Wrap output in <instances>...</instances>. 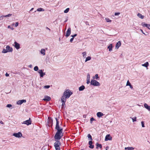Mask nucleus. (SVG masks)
<instances>
[{
  "label": "nucleus",
  "instance_id": "f257e3e1",
  "mask_svg": "<svg viewBox=\"0 0 150 150\" xmlns=\"http://www.w3.org/2000/svg\"><path fill=\"white\" fill-rule=\"evenodd\" d=\"M73 94V93L69 89H66L64 92L63 95L66 98H69Z\"/></svg>",
  "mask_w": 150,
  "mask_h": 150
},
{
  "label": "nucleus",
  "instance_id": "f03ea898",
  "mask_svg": "<svg viewBox=\"0 0 150 150\" xmlns=\"http://www.w3.org/2000/svg\"><path fill=\"white\" fill-rule=\"evenodd\" d=\"M13 51L12 48L10 47L9 45H7L5 49H4L2 51L3 53H6L8 52H12Z\"/></svg>",
  "mask_w": 150,
  "mask_h": 150
},
{
  "label": "nucleus",
  "instance_id": "7ed1b4c3",
  "mask_svg": "<svg viewBox=\"0 0 150 150\" xmlns=\"http://www.w3.org/2000/svg\"><path fill=\"white\" fill-rule=\"evenodd\" d=\"M55 119L56 121V124L55 129L57 130V132L62 133L63 129L62 127H59V126L58 120L57 119V118H55Z\"/></svg>",
  "mask_w": 150,
  "mask_h": 150
},
{
  "label": "nucleus",
  "instance_id": "20e7f679",
  "mask_svg": "<svg viewBox=\"0 0 150 150\" xmlns=\"http://www.w3.org/2000/svg\"><path fill=\"white\" fill-rule=\"evenodd\" d=\"M62 136V132H57L54 136V138L55 139L59 140L61 139Z\"/></svg>",
  "mask_w": 150,
  "mask_h": 150
},
{
  "label": "nucleus",
  "instance_id": "39448f33",
  "mask_svg": "<svg viewBox=\"0 0 150 150\" xmlns=\"http://www.w3.org/2000/svg\"><path fill=\"white\" fill-rule=\"evenodd\" d=\"M91 85L96 86H99L100 85L98 82L94 79H92L91 81Z\"/></svg>",
  "mask_w": 150,
  "mask_h": 150
},
{
  "label": "nucleus",
  "instance_id": "423d86ee",
  "mask_svg": "<svg viewBox=\"0 0 150 150\" xmlns=\"http://www.w3.org/2000/svg\"><path fill=\"white\" fill-rule=\"evenodd\" d=\"M13 135L17 138H20L22 136V134L21 132H18L17 133H14Z\"/></svg>",
  "mask_w": 150,
  "mask_h": 150
},
{
  "label": "nucleus",
  "instance_id": "0eeeda50",
  "mask_svg": "<svg viewBox=\"0 0 150 150\" xmlns=\"http://www.w3.org/2000/svg\"><path fill=\"white\" fill-rule=\"evenodd\" d=\"M31 123V121L30 120V118L29 120L24 121L23 122H22V124H25L27 125H30Z\"/></svg>",
  "mask_w": 150,
  "mask_h": 150
},
{
  "label": "nucleus",
  "instance_id": "6e6552de",
  "mask_svg": "<svg viewBox=\"0 0 150 150\" xmlns=\"http://www.w3.org/2000/svg\"><path fill=\"white\" fill-rule=\"evenodd\" d=\"M38 72L40 74V77H43V76L45 75V73L43 72L42 69L39 70Z\"/></svg>",
  "mask_w": 150,
  "mask_h": 150
},
{
  "label": "nucleus",
  "instance_id": "1a4fd4ad",
  "mask_svg": "<svg viewBox=\"0 0 150 150\" xmlns=\"http://www.w3.org/2000/svg\"><path fill=\"white\" fill-rule=\"evenodd\" d=\"M13 45L17 49H19L20 48V44L17 43L15 41Z\"/></svg>",
  "mask_w": 150,
  "mask_h": 150
},
{
  "label": "nucleus",
  "instance_id": "9d476101",
  "mask_svg": "<svg viewBox=\"0 0 150 150\" xmlns=\"http://www.w3.org/2000/svg\"><path fill=\"white\" fill-rule=\"evenodd\" d=\"M71 33V28L69 27L68 29L67 32H66V37H68L70 35Z\"/></svg>",
  "mask_w": 150,
  "mask_h": 150
},
{
  "label": "nucleus",
  "instance_id": "9b49d317",
  "mask_svg": "<svg viewBox=\"0 0 150 150\" xmlns=\"http://www.w3.org/2000/svg\"><path fill=\"white\" fill-rule=\"evenodd\" d=\"M112 139V137L110 136V134H107L105 137V141H107L108 140H111Z\"/></svg>",
  "mask_w": 150,
  "mask_h": 150
},
{
  "label": "nucleus",
  "instance_id": "f8f14e48",
  "mask_svg": "<svg viewBox=\"0 0 150 150\" xmlns=\"http://www.w3.org/2000/svg\"><path fill=\"white\" fill-rule=\"evenodd\" d=\"M26 100H18L17 102V104L18 105H21L23 103H25Z\"/></svg>",
  "mask_w": 150,
  "mask_h": 150
},
{
  "label": "nucleus",
  "instance_id": "ddd939ff",
  "mask_svg": "<svg viewBox=\"0 0 150 150\" xmlns=\"http://www.w3.org/2000/svg\"><path fill=\"white\" fill-rule=\"evenodd\" d=\"M142 25L144 27H146L148 29H150V24L145 23H142Z\"/></svg>",
  "mask_w": 150,
  "mask_h": 150
},
{
  "label": "nucleus",
  "instance_id": "4468645a",
  "mask_svg": "<svg viewBox=\"0 0 150 150\" xmlns=\"http://www.w3.org/2000/svg\"><path fill=\"white\" fill-rule=\"evenodd\" d=\"M60 144L61 143L59 141H57L54 143V145L55 147H59Z\"/></svg>",
  "mask_w": 150,
  "mask_h": 150
},
{
  "label": "nucleus",
  "instance_id": "2eb2a0df",
  "mask_svg": "<svg viewBox=\"0 0 150 150\" xmlns=\"http://www.w3.org/2000/svg\"><path fill=\"white\" fill-rule=\"evenodd\" d=\"M121 42L120 41H119L115 45V48L116 49H118L119 48L121 45Z\"/></svg>",
  "mask_w": 150,
  "mask_h": 150
},
{
  "label": "nucleus",
  "instance_id": "dca6fc26",
  "mask_svg": "<svg viewBox=\"0 0 150 150\" xmlns=\"http://www.w3.org/2000/svg\"><path fill=\"white\" fill-rule=\"evenodd\" d=\"M68 98H66V97L63 95L61 98L62 102H66L67 100V99Z\"/></svg>",
  "mask_w": 150,
  "mask_h": 150
},
{
  "label": "nucleus",
  "instance_id": "f3484780",
  "mask_svg": "<svg viewBox=\"0 0 150 150\" xmlns=\"http://www.w3.org/2000/svg\"><path fill=\"white\" fill-rule=\"evenodd\" d=\"M144 106L145 108L149 111H150V106L148 105L146 103H144Z\"/></svg>",
  "mask_w": 150,
  "mask_h": 150
},
{
  "label": "nucleus",
  "instance_id": "a211bd4d",
  "mask_svg": "<svg viewBox=\"0 0 150 150\" xmlns=\"http://www.w3.org/2000/svg\"><path fill=\"white\" fill-rule=\"evenodd\" d=\"M40 52L43 56H44L45 55V50L44 49H42Z\"/></svg>",
  "mask_w": 150,
  "mask_h": 150
},
{
  "label": "nucleus",
  "instance_id": "6ab92c4d",
  "mask_svg": "<svg viewBox=\"0 0 150 150\" xmlns=\"http://www.w3.org/2000/svg\"><path fill=\"white\" fill-rule=\"evenodd\" d=\"M96 115H97V116L99 118L100 117L102 116H103L104 115L103 113H102V112H98L97 113Z\"/></svg>",
  "mask_w": 150,
  "mask_h": 150
},
{
  "label": "nucleus",
  "instance_id": "aec40b11",
  "mask_svg": "<svg viewBox=\"0 0 150 150\" xmlns=\"http://www.w3.org/2000/svg\"><path fill=\"white\" fill-rule=\"evenodd\" d=\"M51 100V98L48 96H46L45 97V98L43 99L44 100L50 101Z\"/></svg>",
  "mask_w": 150,
  "mask_h": 150
},
{
  "label": "nucleus",
  "instance_id": "412c9836",
  "mask_svg": "<svg viewBox=\"0 0 150 150\" xmlns=\"http://www.w3.org/2000/svg\"><path fill=\"white\" fill-rule=\"evenodd\" d=\"M89 147L91 149H93L94 147V146L92 145V142L91 141H90L89 142Z\"/></svg>",
  "mask_w": 150,
  "mask_h": 150
},
{
  "label": "nucleus",
  "instance_id": "4be33fe9",
  "mask_svg": "<svg viewBox=\"0 0 150 150\" xmlns=\"http://www.w3.org/2000/svg\"><path fill=\"white\" fill-rule=\"evenodd\" d=\"M108 48L109 49V51L110 52H111L112 51V44H110L108 47Z\"/></svg>",
  "mask_w": 150,
  "mask_h": 150
},
{
  "label": "nucleus",
  "instance_id": "5701e85b",
  "mask_svg": "<svg viewBox=\"0 0 150 150\" xmlns=\"http://www.w3.org/2000/svg\"><path fill=\"white\" fill-rule=\"evenodd\" d=\"M96 149H98V147H99L101 149L102 148V145L100 144H99L98 143H97L96 144Z\"/></svg>",
  "mask_w": 150,
  "mask_h": 150
},
{
  "label": "nucleus",
  "instance_id": "b1692460",
  "mask_svg": "<svg viewBox=\"0 0 150 150\" xmlns=\"http://www.w3.org/2000/svg\"><path fill=\"white\" fill-rule=\"evenodd\" d=\"M125 150H134V148L132 147H125Z\"/></svg>",
  "mask_w": 150,
  "mask_h": 150
},
{
  "label": "nucleus",
  "instance_id": "393cba45",
  "mask_svg": "<svg viewBox=\"0 0 150 150\" xmlns=\"http://www.w3.org/2000/svg\"><path fill=\"white\" fill-rule=\"evenodd\" d=\"M85 88V87L84 86H82L80 87L79 88V91H83Z\"/></svg>",
  "mask_w": 150,
  "mask_h": 150
},
{
  "label": "nucleus",
  "instance_id": "a878e982",
  "mask_svg": "<svg viewBox=\"0 0 150 150\" xmlns=\"http://www.w3.org/2000/svg\"><path fill=\"white\" fill-rule=\"evenodd\" d=\"M12 16V14H9L7 15H5V16H1V17H0V18H3V17H10L11 16Z\"/></svg>",
  "mask_w": 150,
  "mask_h": 150
},
{
  "label": "nucleus",
  "instance_id": "bb28decb",
  "mask_svg": "<svg viewBox=\"0 0 150 150\" xmlns=\"http://www.w3.org/2000/svg\"><path fill=\"white\" fill-rule=\"evenodd\" d=\"M149 65V63L148 62H146L145 63L142 64V66L145 67H147Z\"/></svg>",
  "mask_w": 150,
  "mask_h": 150
},
{
  "label": "nucleus",
  "instance_id": "cd10ccee",
  "mask_svg": "<svg viewBox=\"0 0 150 150\" xmlns=\"http://www.w3.org/2000/svg\"><path fill=\"white\" fill-rule=\"evenodd\" d=\"M37 11L39 12L44 11H45V10L44 9L40 8H38L37 10Z\"/></svg>",
  "mask_w": 150,
  "mask_h": 150
},
{
  "label": "nucleus",
  "instance_id": "c85d7f7f",
  "mask_svg": "<svg viewBox=\"0 0 150 150\" xmlns=\"http://www.w3.org/2000/svg\"><path fill=\"white\" fill-rule=\"evenodd\" d=\"M137 16L138 17L142 19H143L144 18V16H142L141 14L140 13H138L137 14Z\"/></svg>",
  "mask_w": 150,
  "mask_h": 150
},
{
  "label": "nucleus",
  "instance_id": "c756f323",
  "mask_svg": "<svg viewBox=\"0 0 150 150\" xmlns=\"http://www.w3.org/2000/svg\"><path fill=\"white\" fill-rule=\"evenodd\" d=\"M91 59V57L90 56H88L87 57H86L85 62H86L90 60Z\"/></svg>",
  "mask_w": 150,
  "mask_h": 150
},
{
  "label": "nucleus",
  "instance_id": "7c9ffc66",
  "mask_svg": "<svg viewBox=\"0 0 150 150\" xmlns=\"http://www.w3.org/2000/svg\"><path fill=\"white\" fill-rule=\"evenodd\" d=\"M87 137L88 138V139L89 140H90L91 141L92 140V137L90 134H88V135Z\"/></svg>",
  "mask_w": 150,
  "mask_h": 150
},
{
  "label": "nucleus",
  "instance_id": "2f4dec72",
  "mask_svg": "<svg viewBox=\"0 0 150 150\" xmlns=\"http://www.w3.org/2000/svg\"><path fill=\"white\" fill-rule=\"evenodd\" d=\"M83 57L84 58H85L86 57V52H83L82 53Z\"/></svg>",
  "mask_w": 150,
  "mask_h": 150
},
{
  "label": "nucleus",
  "instance_id": "473e14b6",
  "mask_svg": "<svg viewBox=\"0 0 150 150\" xmlns=\"http://www.w3.org/2000/svg\"><path fill=\"white\" fill-rule=\"evenodd\" d=\"M93 79H97L99 78L98 74H96L95 76L93 77Z\"/></svg>",
  "mask_w": 150,
  "mask_h": 150
},
{
  "label": "nucleus",
  "instance_id": "72a5a7b5",
  "mask_svg": "<svg viewBox=\"0 0 150 150\" xmlns=\"http://www.w3.org/2000/svg\"><path fill=\"white\" fill-rule=\"evenodd\" d=\"M130 118L132 119L133 122H135L137 121V117H135L133 118L130 117Z\"/></svg>",
  "mask_w": 150,
  "mask_h": 150
},
{
  "label": "nucleus",
  "instance_id": "f704fd0d",
  "mask_svg": "<svg viewBox=\"0 0 150 150\" xmlns=\"http://www.w3.org/2000/svg\"><path fill=\"white\" fill-rule=\"evenodd\" d=\"M69 8H67L64 11V12L65 13H67L69 11Z\"/></svg>",
  "mask_w": 150,
  "mask_h": 150
},
{
  "label": "nucleus",
  "instance_id": "c9c22d12",
  "mask_svg": "<svg viewBox=\"0 0 150 150\" xmlns=\"http://www.w3.org/2000/svg\"><path fill=\"white\" fill-rule=\"evenodd\" d=\"M105 20L107 22H111V21L108 18H106Z\"/></svg>",
  "mask_w": 150,
  "mask_h": 150
},
{
  "label": "nucleus",
  "instance_id": "e433bc0d",
  "mask_svg": "<svg viewBox=\"0 0 150 150\" xmlns=\"http://www.w3.org/2000/svg\"><path fill=\"white\" fill-rule=\"evenodd\" d=\"M34 70L35 71H37L38 70V66H36L34 68Z\"/></svg>",
  "mask_w": 150,
  "mask_h": 150
},
{
  "label": "nucleus",
  "instance_id": "4c0bfd02",
  "mask_svg": "<svg viewBox=\"0 0 150 150\" xmlns=\"http://www.w3.org/2000/svg\"><path fill=\"white\" fill-rule=\"evenodd\" d=\"M50 86L49 85L45 86H44L43 88H48L50 87Z\"/></svg>",
  "mask_w": 150,
  "mask_h": 150
},
{
  "label": "nucleus",
  "instance_id": "58836bf2",
  "mask_svg": "<svg viewBox=\"0 0 150 150\" xmlns=\"http://www.w3.org/2000/svg\"><path fill=\"white\" fill-rule=\"evenodd\" d=\"M131 83H130L129 82V80H128L127 82V84H126V86H130V85H131Z\"/></svg>",
  "mask_w": 150,
  "mask_h": 150
},
{
  "label": "nucleus",
  "instance_id": "ea45409f",
  "mask_svg": "<svg viewBox=\"0 0 150 150\" xmlns=\"http://www.w3.org/2000/svg\"><path fill=\"white\" fill-rule=\"evenodd\" d=\"M87 79L90 80V75L89 74H87Z\"/></svg>",
  "mask_w": 150,
  "mask_h": 150
},
{
  "label": "nucleus",
  "instance_id": "a19ab883",
  "mask_svg": "<svg viewBox=\"0 0 150 150\" xmlns=\"http://www.w3.org/2000/svg\"><path fill=\"white\" fill-rule=\"evenodd\" d=\"M141 124L142 127H145L144 122L143 121L141 122Z\"/></svg>",
  "mask_w": 150,
  "mask_h": 150
},
{
  "label": "nucleus",
  "instance_id": "79ce46f5",
  "mask_svg": "<svg viewBox=\"0 0 150 150\" xmlns=\"http://www.w3.org/2000/svg\"><path fill=\"white\" fill-rule=\"evenodd\" d=\"M95 120V119L93 118L92 117L90 119V121L91 123H92V122Z\"/></svg>",
  "mask_w": 150,
  "mask_h": 150
},
{
  "label": "nucleus",
  "instance_id": "37998d69",
  "mask_svg": "<svg viewBox=\"0 0 150 150\" xmlns=\"http://www.w3.org/2000/svg\"><path fill=\"white\" fill-rule=\"evenodd\" d=\"M12 106V105L11 104H8L7 105L6 107L8 108H10Z\"/></svg>",
  "mask_w": 150,
  "mask_h": 150
},
{
  "label": "nucleus",
  "instance_id": "c03bdc74",
  "mask_svg": "<svg viewBox=\"0 0 150 150\" xmlns=\"http://www.w3.org/2000/svg\"><path fill=\"white\" fill-rule=\"evenodd\" d=\"M120 14V13H119V12L115 13V16L119 15Z\"/></svg>",
  "mask_w": 150,
  "mask_h": 150
},
{
  "label": "nucleus",
  "instance_id": "a18cd8bd",
  "mask_svg": "<svg viewBox=\"0 0 150 150\" xmlns=\"http://www.w3.org/2000/svg\"><path fill=\"white\" fill-rule=\"evenodd\" d=\"M55 150H60V147H55Z\"/></svg>",
  "mask_w": 150,
  "mask_h": 150
},
{
  "label": "nucleus",
  "instance_id": "49530a36",
  "mask_svg": "<svg viewBox=\"0 0 150 150\" xmlns=\"http://www.w3.org/2000/svg\"><path fill=\"white\" fill-rule=\"evenodd\" d=\"M18 22H16L15 24V26L17 27L18 25Z\"/></svg>",
  "mask_w": 150,
  "mask_h": 150
},
{
  "label": "nucleus",
  "instance_id": "de8ad7c7",
  "mask_svg": "<svg viewBox=\"0 0 150 150\" xmlns=\"http://www.w3.org/2000/svg\"><path fill=\"white\" fill-rule=\"evenodd\" d=\"M76 36H77V34H75L74 35H71V36L72 37V38H74V37H75Z\"/></svg>",
  "mask_w": 150,
  "mask_h": 150
},
{
  "label": "nucleus",
  "instance_id": "09e8293b",
  "mask_svg": "<svg viewBox=\"0 0 150 150\" xmlns=\"http://www.w3.org/2000/svg\"><path fill=\"white\" fill-rule=\"evenodd\" d=\"M90 83V80L87 79L86 83L88 84Z\"/></svg>",
  "mask_w": 150,
  "mask_h": 150
},
{
  "label": "nucleus",
  "instance_id": "8fccbe9b",
  "mask_svg": "<svg viewBox=\"0 0 150 150\" xmlns=\"http://www.w3.org/2000/svg\"><path fill=\"white\" fill-rule=\"evenodd\" d=\"M62 106H64L65 105V102H62Z\"/></svg>",
  "mask_w": 150,
  "mask_h": 150
},
{
  "label": "nucleus",
  "instance_id": "3c124183",
  "mask_svg": "<svg viewBox=\"0 0 150 150\" xmlns=\"http://www.w3.org/2000/svg\"><path fill=\"white\" fill-rule=\"evenodd\" d=\"M74 38H73L72 37V38H71L70 39V42H72L73 40H74Z\"/></svg>",
  "mask_w": 150,
  "mask_h": 150
},
{
  "label": "nucleus",
  "instance_id": "603ef678",
  "mask_svg": "<svg viewBox=\"0 0 150 150\" xmlns=\"http://www.w3.org/2000/svg\"><path fill=\"white\" fill-rule=\"evenodd\" d=\"M5 76H6V77H8V76H9V74H8L7 73H6V74H5Z\"/></svg>",
  "mask_w": 150,
  "mask_h": 150
},
{
  "label": "nucleus",
  "instance_id": "864d4df0",
  "mask_svg": "<svg viewBox=\"0 0 150 150\" xmlns=\"http://www.w3.org/2000/svg\"><path fill=\"white\" fill-rule=\"evenodd\" d=\"M129 86L130 87V88L131 89H133V86L131 84L130 86Z\"/></svg>",
  "mask_w": 150,
  "mask_h": 150
},
{
  "label": "nucleus",
  "instance_id": "5fc2aeb1",
  "mask_svg": "<svg viewBox=\"0 0 150 150\" xmlns=\"http://www.w3.org/2000/svg\"><path fill=\"white\" fill-rule=\"evenodd\" d=\"M46 29H47V30H49V32H50V29L47 27H46Z\"/></svg>",
  "mask_w": 150,
  "mask_h": 150
},
{
  "label": "nucleus",
  "instance_id": "6e6d98bb",
  "mask_svg": "<svg viewBox=\"0 0 150 150\" xmlns=\"http://www.w3.org/2000/svg\"><path fill=\"white\" fill-rule=\"evenodd\" d=\"M140 31L142 32L144 34H145V33L143 32V30L142 29H140Z\"/></svg>",
  "mask_w": 150,
  "mask_h": 150
},
{
  "label": "nucleus",
  "instance_id": "4d7b16f0",
  "mask_svg": "<svg viewBox=\"0 0 150 150\" xmlns=\"http://www.w3.org/2000/svg\"><path fill=\"white\" fill-rule=\"evenodd\" d=\"M28 67L30 68H31L32 67V66L31 64H30L28 66Z\"/></svg>",
  "mask_w": 150,
  "mask_h": 150
},
{
  "label": "nucleus",
  "instance_id": "13d9d810",
  "mask_svg": "<svg viewBox=\"0 0 150 150\" xmlns=\"http://www.w3.org/2000/svg\"><path fill=\"white\" fill-rule=\"evenodd\" d=\"M11 26L10 25H8V28H11Z\"/></svg>",
  "mask_w": 150,
  "mask_h": 150
},
{
  "label": "nucleus",
  "instance_id": "bf43d9fd",
  "mask_svg": "<svg viewBox=\"0 0 150 150\" xmlns=\"http://www.w3.org/2000/svg\"><path fill=\"white\" fill-rule=\"evenodd\" d=\"M33 9H34V8H32L30 9V11H32L33 10Z\"/></svg>",
  "mask_w": 150,
  "mask_h": 150
},
{
  "label": "nucleus",
  "instance_id": "052dcab7",
  "mask_svg": "<svg viewBox=\"0 0 150 150\" xmlns=\"http://www.w3.org/2000/svg\"><path fill=\"white\" fill-rule=\"evenodd\" d=\"M108 148V146H107L106 147V149L105 150H107V149Z\"/></svg>",
  "mask_w": 150,
  "mask_h": 150
},
{
  "label": "nucleus",
  "instance_id": "680f3d73",
  "mask_svg": "<svg viewBox=\"0 0 150 150\" xmlns=\"http://www.w3.org/2000/svg\"><path fill=\"white\" fill-rule=\"evenodd\" d=\"M12 30H13V28H10Z\"/></svg>",
  "mask_w": 150,
  "mask_h": 150
},
{
  "label": "nucleus",
  "instance_id": "e2e57ef3",
  "mask_svg": "<svg viewBox=\"0 0 150 150\" xmlns=\"http://www.w3.org/2000/svg\"><path fill=\"white\" fill-rule=\"evenodd\" d=\"M3 18H0V20H1V19H3Z\"/></svg>",
  "mask_w": 150,
  "mask_h": 150
},
{
  "label": "nucleus",
  "instance_id": "0e129e2a",
  "mask_svg": "<svg viewBox=\"0 0 150 150\" xmlns=\"http://www.w3.org/2000/svg\"><path fill=\"white\" fill-rule=\"evenodd\" d=\"M0 123H3V122L2 121H1Z\"/></svg>",
  "mask_w": 150,
  "mask_h": 150
},
{
  "label": "nucleus",
  "instance_id": "69168bd1",
  "mask_svg": "<svg viewBox=\"0 0 150 150\" xmlns=\"http://www.w3.org/2000/svg\"><path fill=\"white\" fill-rule=\"evenodd\" d=\"M67 21V20H66V21H65V22H66V21Z\"/></svg>",
  "mask_w": 150,
  "mask_h": 150
},
{
  "label": "nucleus",
  "instance_id": "338daca9",
  "mask_svg": "<svg viewBox=\"0 0 150 150\" xmlns=\"http://www.w3.org/2000/svg\"><path fill=\"white\" fill-rule=\"evenodd\" d=\"M81 150H83V149H81Z\"/></svg>",
  "mask_w": 150,
  "mask_h": 150
}]
</instances>
